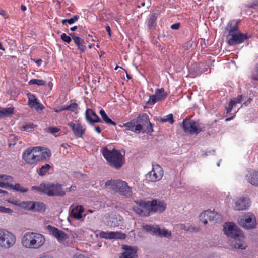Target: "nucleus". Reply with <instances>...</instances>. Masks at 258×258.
Here are the masks:
<instances>
[{
	"label": "nucleus",
	"mask_w": 258,
	"mask_h": 258,
	"mask_svg": "<svg viewBox=\"0 0 258 258\" xmlns=\"http://www.w3.org/2000/svg\"><path fill=\"white\" fill-rule=\"evenodd\" d=\"M45 242L44 236L40 233L28 232L21 238V244L27 249H38Z\"/></svg>",
	"instance_id": "f257e3e1"
},
{
	"label": "nucleus",
	"mask_w": 258,
	"mask_h": 258,
	"mask_svg": "<svg viewBox=\"0 0 258 258\" xmlns=\"http://www.w3.org/2000/svg\"><path fill=\"white\" fill-rule=\"evenodd\" d=\"M102 154L108 163L115 168H120L124 163L123 156L120 152L111 147H105L102 149Z\"/></svg>",
	"instance_id": "f03ea898"
},
{
	"label": "nucleus",
	"mask_w": 258,
	"mask_h": 258,
	"mask_svg": "<svg viewBox=\"0 0 258 258\" xmlns=\"http://www.w3.org/2000/svg\"><path fill=\"white\" fill-rule=\"evenodd\" d=\"M32 189L49 196L62 197L66 194L62 185L58 183H42L38 186L32 187Z\"/></svg>",
	"instance_id": "7ed1b4c3"
},
{
	"label": "nucleus",
	"mask_w": 258,
	"mask_h": 258,
	"mask_svg": "<svg viewBox=\"0 0 258 258\" xmlns=\"http://www.w3.org/2000/svg\"><path fill=\"white\" fill-rule=\"evenodd\" d=\"M105 185L114 192L119 193L126 197L132 196V189L125 181L120 180H110L106 181Z\"/></svg>",
	"instance_id": "20e7f679"
},
{
	"label": "nucleus",
	"mask_w": 258,
	"mask_h": 258,
	"mask_svg": "<svg viewBox=\"0 0 258 258\" xmlns=\"http://www.w3.org/2000/svg\"><path fill=\"white\" fill-rule=\"evenodd\" d=\"M17 241L16 236L12 232L0 228V248L9 249L15 246Z\"/></svg>",
	"instance_id": "39448f33"
},
{
	"label": "nucleus",
	"mask_w": 258,
	"mask_h": 258,
	"mask_svg": "<svg viewBox=\"0 0 258 258\" xmlns=\"http://www.w3.org/2000/svg\"><path fill=\"white\" fill-rule=\"evenodd\" d=\"M229 35L227 36V43L230 45H235L243 43L248 39L246 34H242L237 29V26L230 25L227 28Z\"/></svg>",
	"instance_id": "423d86ee"
},
{
	"label": "nucleus",
	"mask_w": 258,
	"mask_h": 258,
	"mask_svg": "<svg viewBox=\"0 0 258 258\" xmlns=\"http://www.w3.org/2000/svg\"><path fill=\"white\" fill-rule=\"evenodd\" d=\"M199 219L204 225H206L208 221L212 223L221 222L222 218L220 214L209 210L202 212L199 215Z\"/></svg>",
	"instance_id": "0eeeda50"
},
{
	"label": "nucleus",
	"mask_w": 258,
	"mask_h": 258,
	"mask_svg": "<svg viewBox=\"0 0 258 258\" xmlns=\"http://www.w3.org/2000/svg\"><path fill=\"white\" fill-rule=\"evenodd\" d=\"M239 224L245 229H254L257 225L256 217L252 213H245L240 217Z\"/></svg>",
	"instance_id": "6e6552de"
},
{
	"label": "nucleus",
	"mask_w": 258,
	"mask_h": 258,
	"mask_svg": "<svg viewBox=\"0 0 258 258\" xmlns=\"http://www.w3.org/2000/svg\"><path fill=\"white\" fill-rule=\"evenodd\" d=\"M141 204L144 207L148 209L149 214L150 212H163L166 207L164 202L157 200H154L152 201L141 202Z\"/></svg>",
	"instance_id": "1a4fd4ad"
},
{
	"label": "nucleus",
	"mask_w": 258,
	"mask_h": 258,
	"mask_svg": "<svg viewBox=\"0 0 258 258\" xmlns=\"http://www.w3.org/2000/svg\"><path fill=\"white\" fill-rule=\"evenodd\" d=\"M144 230L154 235L160 237L171 238V232L165 228H160L158 225H146L143 226Z\"/></svg>",
	"instance_id": "9d476101"
},
{
	"label": "nucleus",
	"mask_w": 258,
	"mask_h": 258,
	"mask_svg": "<svg viewBox=\"0 0 258 258\" xmlns=\"http://www.w3.org/2000/svg\"><path fill=\"white\" fill-rule=\"evenodd\" d=\"M38 147L28 148L22 155L23 159L28 164H35L39 162Z\"/></svg>",
	"instance_id": "9b49d317"
},
{
	"label": "nucleus",
	"mask_w": 258,
	"mask_h": 258,
	"mask_svg": "<svg viewBox=\"0 0 258 258\" xmlns=\"http://www.w3.org/2000/svg\"><path fill=\"white\" fill-rule=\"evenodd\" d=\"M184 132L190 134H198L203 131L204 127L198 123L190 119H184L182 122Z\"/></svg>",
	"instance_id": "f8f14e48"
},
{
	"label": "nucleus",
	"mask_w": 258,
	"mask_h": 258,
	"mask_svg": "<svg viewBox=\"0 0 258 258\" xmlns=\"http://www.w3.org/2000/svg\"><path fill=\"white\" fill-rule=\"evenodd\" d=\"M229 244L233 248L244 250L247 247L245 241V237L242 232L231 238Z\"/></svg>",
	"instance_id": "ddd939ff"
},
{
	"label": "nucleus",
	"mask_w": 258,
	"mask_h": 258,
	"mask_svg": "<svg viewBox=\"0 0 258 258\" xmlns=\"http://www.w3.org/2000/svg\"><path fill=\"white\" fill-rule=\"evenodd\" d=\"M163 176L162 168L158 164H153L152 170L146 174V179L150 182H156L162 179Z\"/></svg>",
	"instance_id": "4468645a"
},
{
	"label": "nucleus",
	"mask_w": 258,
	"mask_h": 258,
	"mask_svg": "<svg viewBox=\"0 0 258 258\" xmlns=\"http://www.w3.org/2000/svg\"><path fill=\"white\" fill-rule=\"evenodd\" d=\"M137 126H140L141 132L151 134L153 132V126L149 121L148 116L146 114H143L136 119Z\"/></svg>",
	"instance_id": "2eb2a0df"
},
{
	"label": "nucleus",
	"mask_w": 258,
	"mask_h": 258,
	"mask_svg": "<svg viewBox=\"0 0 258 258\" xmlns=\"http://www.w3.org/2000/svg\"><path fill=\"white\" fill-rule=\"evenodd\" d=\"M233 209L236 211L244 210L250 206V199L247 197H240L233 199Z\"/></svg>",
	"instance_id": "dca6fc26"
},
{
	"label": "nucleus",
	"mask_w": 258,
	"mask_h": 258,
	"mask_svg": "<svg viewBox=\"0 0 258 258\" xmlns=\"http://www.w3.org/2000/svg\"><path fill=\"white\" fill-rule=\"evenodd\" d=\"M122 217L118 214H108L105 216V223L110 227H114L118 226L122 223Z\"/></svg>",
	"instance_id": "f3484780"
},
{
	"label": "nucleus",
	"mask_w": 258,
	"mask_h": 258,
	"mask_svg": "<svg viewBox=\"0 0 258 258\" xmlns=\"http://www.w3.org/2000/svg\"><path fill=\"white\" fill-rule=\"evenodd\" d=\"M223 230L225 234L230 238L242 232L237 226L232 222L225 223L223 226Z\"/></svg>",
	"instance_id": "a211bd4d"
},
{
	"label": "nucleus",
	"mask_w": 258,
	"mask_h": 258,
	"mask_svg": "<svg viewBox=\"0 0 258 258\" xmlns=\"http://www.w3.org/2000/svg\"><path fill=\"white\" fill-rule=\"evenodd\" d=\"M167 96V94L163 88L157 89L155 94L150 96L148 101L147 102L148 105H153L157 102L164 100Z\"/></svg>",
	"instance_id": "6ab92c4d"
},
{
	"label": "nucleus",
	"mask_w": 258,
	"mask_h": 258,
	"mask_svg": "<svg viewBox=\"0 0 258 258\" xmlns=\"http://www.w3.org/2000/svg\"><path fill=\"white\" fill-rule=\"evenodd\" d=\"M47 229L49 232L50 234L54 236L59 242L66 240L68 238V235L63 231L53 226L48 225L47 226Z\"/></svg>",
	"instance_id": "aec40b11"
},
{
	"label": "nucleus",
	"mask_w": 258,
	"mask_h": 258,
	"mask_svg": "<svg viewBox=\"0 0 258 258\" xmlns=\"http://www.w3.org/2000/svg\"><path fill=\"white\" fill-rule=\"evenodd\" d=\"M99 237L106 239H124L126 235L120 232H104L101 231L99 233Z\"/></svg>",
	"instance_id": "412c9836"
},
{
	"label": "nucleus",
	"mask_w": 258,
	"mask_h": 258,
	"mask_svg": "<svg viewBox=\"0 0 258 258\" xmlns=\"http://www.w3.org/2000/svg\"><path fill=\"white\" fill-rule=\"evenodd\" d=\"M68 125L72 128L76 138L82 137L85 131V128L80 123L76 121H72L68 123Z\"/></svg>",
	"instance_id": "4be33fe9"
},
{
	"label": "nucleus",
	"mask_w": 258,
	"mask_h": 258,
	"mask_svg": "<svg viewBox=\"0 0 258 258\" xmlns=\"http://www.w3.org/2000/svg\"><path fill=\"white\" fill-rule=\"evenodd\" d=\"M123 249L124 252L121 254L119 258H138L137 247L125 245Z\"/></svg>",
	"instance_id": "5701e85b"
},
{
	"label": "nucleus",
	"mask_w": 258,
	"mask_h": 258,
	"mask_svg": "<svg viewBox=\"0 0 258 258\" xmlns=\"http://www.w3.org/2000/svg\"><path fill=\"white\" fill-rule=\"evenodd\" d=\"M28 98V105L30 107L34 108L36 110H42L43 108V105L39 103L36 96L31 93L27 94Z\"/></svg>",
	"instance_id": "b1692460"
},
{
	"label": "nucleus",
	"mask_w": 258,
	"mask_h": 258,
	"mask_svg": "<svg viewBox=\"0 0 258 258\" xmlns=\"http://www.w3.org/2000/svg\"><path fill=\"white\" fill-rule=\"evenodd\" d=\"M141 202H145L143 200H139L136 202V205L134 206L133 210L138 214L143 216H149V211L148 209L144 207L141 204Z\"/></svg>",
	"instance_id": "393cba45"
},
{
	"label": "nucleus",
	"mask_w": 258,
	"mask_h": 258,
	"mask_svg": "<svg viewBox=\"0 0 258 258\" xmlns=\"http://www.w3.org/2000/svg\"><path fill=\"white\" fill-rule=\"evenodd\" d=\"M85 117L86 120L90 123L101 121L100 118L90 109H88L86 111Z\"/></svg>",
	"instance_id": "a878e982"
},
{
	"label": "nucleus",
	"mask_w": 258,
	"mask_h": 258,
	"mask_svg": "<svg viewBox=\"0 0 258 258\" xmlns=\"http://www.w3.org/2000/svg\"><path fill=\"white\" fill-rule=\"evenodd\" d=\"M72 38L77 46L78 48L82 52H84L86 49L85 41L83 39L80 38L79 37L75 36V34H71Z\"/></svg>",
	"instance_id": "bb28decb"
},
{
	"label": "nucleus",
	"mask_w": 258,
	"mask_h": 258,
	"mask_svg": "<svg viewBox=\"0 0 258 258\" xmlns=\"http://www.w3.org/2000/svg\"><path fill=\"white\" fill-rule=\"evenodd\" d=\"M249 183L254 186H258V170L251 171L246 176Z\"/></svg>",
	"instance_id": "cd10ccee"
},
{
	"label": "nucleus",
	"mask_w": 258,
	"mask_h": 258,
	"mask_svg": "<svg viewBox=\"0 0 258 258\" xmlns=\"http://www.w3.org/2000/svg\"><path fill=\"white\" fill-rule=\"evenodd\" d=\"M84 210L82 206L78 205L72 209L71 216L75 219L80 220L83 218L82 213L84 212Z\"/></svg>",
	"instance_id": "c85d7f7f"
},
{
	"label": "nucleus",
	"mask_w": 258,
	"mask_h": 258,
	"mask_svg": "<svg viewBox=\"0 0 258 258\" xmlns=\"http://www.w3.org/2000/svg\"><path fill=\"white\" fill-rule=\"evenodd\" d=\"M39 147V150H38V151H39V162L42 161H47L49 159L50 156H51V152L50 150L48 149H45V150H43L42 148L40 147Z\"/></svg>",
	"instance_id": "c756f323"
},
{
	"label": "nucleus",
	"mask_w": 258,
	"mask_h": 258,
	"mask_svg": "<svg viewBox=\"0 0 258 258\" xmlns=\"http://www.w3.org/2000/svg\"><path fill=\"white\" fill-rule=\"evenodd\" d=\"M123 126L126 127L127 130L134 132L135 133H139L141 132L140 126H137L136 119H134L130 122L124 123Z\"/></svg>",
	"instance_id": "7c9ffc66"
},
{
	"label": "nucleus",
	"mask_w": 258,
	"mask_h": 258,
	"mask_svg": "<svg viewBox=\"0 0 258 258\" xmlns=\"http://www.w3.org/2000/svg\"><path fill=\"white\" fill-rule=\"evenodd\" d=\"M14 111L13 107L0 108V118L10 116L14 113Z\"/></svg>",
	"instance_id": "2f4dec72"
},
{
	"label": "nucleus",
	"mask_w": 258,
	"mask_h": 258,
	"mask_svg": "<svg viewBox=\"0 0 258 258\" xmlns=\"http://www.w3.org/2000/svg\"><path fill=\"white\" fill-rule=\"evenodd\" d=\"M242 99V96L238 95L237 98L231 100L229 102L228 107L227 108V112H230L232 109L235 107L237 104L240 103L241 102Z\"/></svg>",
	"instance_id": "473e14b6"
},
{
	"label": "nucleus",
	"mask_w": 258,
	"mask_h": 258,
	"mask_svg": "<svg viewBox=\"0 0 258 258\" xmlns=\"http://www.w3.org/2000/svg\"><path fill=\"white\" fill-rule=\"evenodd\" d=\"M175 228L179 230H185L186 231H196L197 229L189 225H185L183 224H177L175 226Z\"/></svg>",
	"instance_id": "72a5a7b5"
},
{
	"label": "nucleus",
	"mask_w": 258,
	"mask_h": 258,
	"mask_svg": "<svg viewBox=\"0 0 258 258\" xmlns=\"http://www.w3.org/2000/svg\"><path fill=\"white\" fill-rule=\"evenodd\" d=\"M33 206V211L44 212L46 209L45 205L43 203L34 202L32 204Z\"/></svg>",
	"instance_id": "f704fd0d"
},
{
	"label": "nucleus",
	"mask_w": 258,
	"mask_h": 258,
	"mask_svg": "<svg viewBox=\"0 0 258 258\" xmlns=\"http://www.w3.org/2000/svg\"><path fill=\"white\" fill-rule=\"evenodd\" d=\"M100 114L105 123L114 126L116 125V123L108 118L105 112L103 109L100 110Z\"/></svg>",
	"instance_id": "c9c22d12"
},
{
	"label": "nucleus",
	"mask_w": 258,
	"mask_h": 258,
	"mask_svg": "<svg viewBox=\"0 0 258 258\" xmlns=\"http://www.w3.org/2000/svg\"><path fill=\"white\" fill-rule=\"evenodd\" d=\"M50 168L51 167L49 164H46L45 165L42 166V167L40 168L39 171H38V174L40 176H44L46 174V173L47 172H48Z\"/></svg>",
	"instance_id": "e433bc0d"
},
{
	"label": "nucleus",
	"mask_w": 258,
	"mask_h": 258,
	"mask_svg": "<svg viewBox=\"0 0 258 258\" xmlns=\"http://www.w3.org/2000/svg\"><path fill=\"white\" fill-rule=\"evenodd\" d=\"M160 121L162 122H168L170 124H173L174 122V120L173 118V114H169L166 115L164 117H162L160 119Z\"/></svg>",
	"instance_id": "4c0bfd02"
},
{
	"label": "nucleus",
	"mask_w": 258,
	"mask_h": 258,
	"mask_svg": "<svg viewBox=\"0 0 258 258\" xmlns=\"http://www.w3.org/2000/svg\"><path fill=\"white\" fill-rule=\"evenodd\" d=\"M30 85H37L38 86L44 85L46 84V81L40 79H31L29 81Z\"/></svg>",
	"instance_id": "58836bf2"
},
{
	"label": "nucleus",
	"mask_w": 258,
	"mask_h": 258,
	"mask_svg": "<svg viewBox=\"0 0 258 258\" xmlns=\"http://www.w3.org/2000/svg\"><path fill=\"white\" fill-rule=\"evenodd\" d=\"M31 204H33V202L32 201H27V202H23L20 204V206L27 210H33V205Z\"/></svg>",
	"instance_id": "ea45409f"
},
{
	"label": "nucleus",
	"mask_w": 258,
	"mask_h": 258,
	"mask_svg": "<svg viewBox=\"0 0 258 258\" xmlns=\"http://www.w3.org/2000/svg\"><path fill=\"white\" fill-rule=\"evenodd\" d=\"M156 20V16L154 14H152L147 21V26L149 28H151L154 25Z\"/></svg>",
	"instance_id": "a19ab883"
},
{
	"label": "nucleus",
	"mask_w": 258,
	"mask_h": 258,
	"mask_svg": "<svg viewBox=\"0 0 258 258\" xmlns=\"http://www.w3.org/2000/svg\"><path fill=\"white\" fill-rule=\"evenodd\" d=\"M78 19V16H74L71 19L63 20L62 21V23L63 24H64L66 23H68L69 25H71V24H73L75 22L77 21Z\"/></svg>",
	"instance_id": "79ce46f5"
},
{
	"label": "nucleus",
	"mask_w": 258,
	"mask_h": 258,
	"mask_svg": "<svg viewBox=\"0 0 258 258\" xmlns=\"http://www.w3.org/2000/svg\"><path fill=\"white\" fill-rule=\"evenodd\" d=\"M18 137L16 136L15 135H10L9 138V146H10L12 145H15L16 144V142L18 141Z\"/></svg>",
	"instance_id": "37998d69"
},
{
	"label": "nucleus",
	"mask_w": 258,
	"mask_h": 258,
	"mask_svg": "<svg viewBox=\"0 0 258 258\" xmlns=\"http://www.w3.org/2000/svg\"><path fill=\"white\" fill-rule=\"evenodd\" d=\"M78 108V105L76 103H73L69 106H68L67 107H64L62 108V110H68L72 111H76Z\"/></svg>",
	"instance_id": "c03bdc74"
},
{
	"label": "nucleus",
	"mask_w": 258,
	"mask_h": 258,
	"mask_svg": "<svg viewBox=\"0 0 258 258\" xmlns=\"http://www.w3.org/2000/svg\"><path fill=\"white\" fill-rule=\"evenodd\" d=\"M13 212V210L9 208L0 206V213L11 214Z\"/></svg>",
	"instance_id": "a18cd8bd"
},
{
	"label": "nucleus",
	"mask_w": 258,
	"mask_h": 258,
	"mask_svg": "<svg viewBox=\"0 0 258 258\" xmlns=\"http://www.w3.org/2000/svg\"><path fill=\"white\" fill-rule=\"evenodd\" d=\"M13 188L17 190V191H20L21 192H23V193H24V192H26L27 191V189L23 188V187H22L20 184H15L14 186V187Z\"/></svg>",
	"instance_id": "49530a36"
},
{
	"label": "nucleus",
	"mask_w": 258,
	"mask_h": 258,
	"mask_svg": "<svg viewBox=\"0 0 258 258\" xmlns=\"http://www.w3.org/2000/svg\"><path fill=\"white\" fill-rule=\"evenodd\" d=\"M61 39L64 41L67 42V43H70L71 41V38L67 35L65 33H62L60 35Z\"/></svg>",
	"instance_id": "de8ad7c7"
},
{
	"label": "nucleus",
	"mask_w": 258,
	"mask_h": 258,
	"mask_svg": "<svg viewBox=\"0 0 258 258\" xmlns=\"http://www.w3.org/2000/svg\"><path fill=\"white\" fill-rule=\"evenodd\" d=\"M34 127V124L32 123H27L22 126V130L24 131H27L29 129L33 128Z\"/></svg>",
	"instance_id": "09e8293b"
},
{
	"label": "nucleus",
	"mask_w": 258,
	"mask_h": 258,
	"mask_svg": "<svg viewBox=\"0 0 258 258\" xmlns=\"http://www.w3.org/2000/svg\"><path fill=\"white\" fill-rule=\"evenodd\" d=\"M251 78L254 80L258 81V64L255 68V70L253 71Z\"/></svg>",
	"instance_id": "8fccbe9b"
},
{
	"label": "nucleus",
	"mask_w": 258,
	"mask_h": 258,
	"mask_svg": "<svg viewBox=\"0 0 258 258\" xmlns=\"http://www.w3.org/2000/svg\"><path fill=\"white\" fill-rule=\"evenodd\" d=\"M0 179H2L4 181H13L12 177L6 175H0Z\"/></svg>",
	"instance_id": "3c124183"
},
{
	"label": "nucleus",
	"mask_w": 258,
	"mask_h": 258,
	"mask_svg": "<svg viewBox=\"0 0 258 258\" xmlns=\"http://www.w3.org/2000/svg\"><path fill=\"white\" fill-rule=\"evenodd\" d=\"M12 185L9 184L8 183L0 181V187L7 188L9 187H12Z\"/></svg>",
	"instance_id": "603ef678"
},
{
	"label": "nucleus",
	"mask_w": 258,
	"mask_h": 258,
	"mask_svg": "<svg viewBox=\"0 0 258 258\" xmlns=\"http://www.w3.org/2000/svg\"><path fill=\"white\" fill-rule=\"evenodd\" d=\"M0 15H1L5 19L8 18L9 17V15L8 13L2 9H0Z\"/></svg>",
	"instance_id": "864d4df0"
},
{
	"label": "nucleus",
	"mask_w": 258,
	"mask_h": 258,
	"mask_svg": "<svg viewBox=\"0 0 258 258\" xmlns=\"http://www.w3.org/2000/svg\"><path fill=\"white\" fill-rule=\"evenodd\" d=\"M48 131L51 133H57L59 131V129L57 128V127H49L48 128Z\"/></svg>",
	"instance_id": "5fc2aeb1"
},
{
	"label": "nucleus",
	"mask_w": 258,
	"mask_h": 258,
	"mask_svg": "<svg viewBox=\"0 0 258 258\" xmlns=\"http://www.w3.org/2000/svg\"><path fill=\"white\" fill-rule=\"evenodd\" d=\"M179 23H175L171 26V28L173 30H178L179 28Z\"/></svg>",
	"instance_id": "6e6d98bb"
},
{
	"label": "nucleus",
	"mask_w": 258,
	"mask_h": 258,
	"mask_svg": "<svg viewBox=\"0 0 258 258\" xmlns=\"http://www.w3.org/2000/svg\"><path fill=\"white\" fill-rule=\"evenodd\" d=\"M258 6V0H254L252 4L248 5L250 8H254L255 6Z\"/></svg>",
	"instance_id": "4d7b16f0"
},
{
	"label": "nucleus",
	"mask_w": 258,
	"mask_h": 258,
	"mask_svg": "<svg viewBox=\"0 0 258 258\" xmlns=\"http://www.w3.org/2000/svg\"><path fill=\"white\" fill-rule=\"evenodd\" d=\"M105 29H106V30L107 31V32H108V35L110 37L111 36V29H110V26H106V27H105Z\"/></svg>",
	"instance_id": "13d9d810"
},
{
	"label": "nucleus",
	"mask_w": 258,
	"mask_h": 258,
	"mask_svg": "<svg viewBox=\"0 0 258 258\" xmlns=\"http://www.w3.org/2000/svg\"><path fill=\"white\" fill-rule=\"evenodd\" d=\"M251 99H249L247 101H246V102H245L244 103H243L242 105H241V107H242L243 106L245 105V106H246L247 104L248 103H250L251 102Z\"/></svg>",
	"instance_id": "bf43d9fd"
},
{
	"label": "nucleus",
	"mask_w": 258,
	"mask_h": 258,
	"mask_svg": "<svg viewBox=\"0 0 258 258\" xmlns=\"http://www.w3.org/2000/svg\"><path fill=\"white\" fill-rule=\"evenodd\" d=\"M61 146L65 149H67L68 147H69V145L66 143L62 144L61 145Z\"/></svg>",
	"instance_id": "052dcab7"
},
{
	"label": "nucleus",
	"mask_w": 258,
	"mask_h": 258,
	"mask_svg": "<svg viewBox=\"0 0 258 258\" xmlns=\"http://www.w3.org/2000/svg\"><path fill=\"white\" fill-rule=\"evenodd\" d=\"M95 130L99 134L101 132V130L99 126L95 127Z\"/></svg>",
	"instance_id": "680f3d73"
},
{
	"label": "nucleus",
	"mask_w": 258,
	"mask_h": 258,
	"mask_svg": "<svg viewBox=\"0 0 258 258\" xmlns=\"http://www.w3.org/2000/svg\"><path fill=\"white\" fill-rule=\"evenodd\" d=\"M42 61L41 59H39L36 61V63L38 66H40L42 64Z\"/></svg>",
	"instance_id": "e2e57ef3"
},
{
	"label": "nucleus",
	"mask_w": 258,
	"mask_h": 258,
	"mask_svg": "<svg viewBox=\"0 0 258 258\" xmlns=\"http://www.w3.org/2000/svg\"><path fill=\"white\" fill-rule=\"evenodd\" d=\"M21 9L22 10V11H25L26 10V7L24 5H22L21 6Z\"/></svg>",
	"instance_id": "0e129e2a"
},
{
	"label": "nucleus",
	"mask_w": 258,
	"mask_h": 258,
	"mask_svg": "<svg viewBox=\"0 0 258 258\" xmlns=\"http://www.w3.org/2000/svg\"><path fill=\"white\" fill-rule=\"evenodd\" d=\"M76 188V186H71L70 188H68L69 191H71V190H74Z\"/></svg>",
	"instance_id": "69168bd1"
},
{
	"label": "nucleus",
	"mask_w": 258,
	"mask_h": 258,
	"mask_svg": "<svg viewBox=\"0 0 258 258\" xmlns=\"http://www.w3.org/2000/svg\"><path fill=\"white\" fill-rule=\"evenodd\" d=\"M77 29V26H73L72 27H71L70 28V30L72 31H74L75 30H76Z\"/></svg>",
	"instance_id": "338daca9"
},
{
	"label": "nucleus",
	"mask_w": 258,
	"mask_h": 258,
	"mask_svg": "<svg viewBox=\"0 0 258 258\" xmlns=\"http://www.w3.org/2000/svg\"><path fill=\"white\" fill-rule=\"evenodd\" d=\"M0 50H2L3 51L5 50V49L1 43H0Z\"/></svg>",
	"instance_id": "774afa93"
}]
</instances>
